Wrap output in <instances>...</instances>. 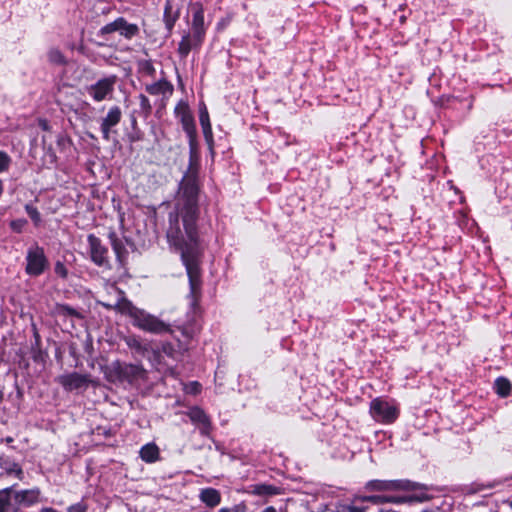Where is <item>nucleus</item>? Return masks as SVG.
I'll return each instance as SVG.
<instances>
[{"mask_svg":"<svg viewBox=\"0 0 512 512\" xmlns=\"http://www.w3.org/2000/svg\"><path fill=\"white\" fill-rule=\"evenodd\" d=\"M195 223L196 213L193 210H180L169 215L167 228V239L181 253L193 293L199 286L200 254Z\"/></svg>","mask_w":512,"mask_h":512,"instance_id":"obj_1","label":"nucleus"},{"mask_svg":"<svg viewBox=\"0 0 512 512\" xmlns=\"http://www.w3.org/2000/svg\"><path fill=\"white\" fill-rule=\"evenodd\" d=\"M104 305L128 314L132 318L133 325L144 331L154 334H162L171 331L169 324L144 310L132 306V304L125 299H121L115 304Z\"/></svg>","mask_w":512,"mask_h":512,"instance_id":"obj_2","label":"nucleus"},{"mask_svg":"<svg viewBox=\"0 0 512 512\" xmlns=\"http://www.w3.org/2000/svg\"><path fill=\"white\" fill-rule=\"evenodd\" d=\"M370 414L378 422L392 423L398 418L399 409L388 401L375 398L370 403Z\"/></svg>","mask_w":512,"mask_h":512,"instance_id":"obj_3","label":"nucleus"},{"mask_svg":"<svg viewBox=\"0 0 512 512\" xmlns=\"http://www.w3.org/2000/svg\"><path fill=\"white\" fill-rule=\"evenodd\" d=\"M26 273L31 276L42 274L48 267V261L42 248L35 246L27 252Z\"/></svg>","mask_w":512,"mask_h":512,"instance_id":"obj_4","label":"nucleus"},{"mask_svg":"<svg viewBox=\"0 0 512 512\" xmlns=\"http://www.w3.org/2000/svg\"><path fill=\"white\" fill-rule=\"evenodd\" d=\"M180 194L186 198L184 208L182 210H193L197 212L196 198L198 194V187L196 179L193 175H187L183 178L180 186Z\"/></svg>","mask_w":512,"mask_h":512,"instance_id":"obj_5","label":"nucleus"},{"mask_svg":"<svg viewBox=\"0 0 512 512\" xmlns=\"http://www.w3.org/2000/svg\"><path fill=\"white\" fill-rule=\"evenodd\" d=\"M175 113L192 142L196 137V127L188 104L186 102H179L175 107Z\"/></svg>","mask_w":512,"mask_h":512,"instance_id":"obj_6","label":"nucleus"},{"mask_svg":"<svg viewBox=\"0 0 512 512\" xmlns=\"http://www.w3.org/2000/svg\"><path fill=\"white\" fill-rule=\"evenodd\" d=\"M193 17L191 25V33L195 37V43L201 44L205 35L204 27V9L202 4L195 3L192 5Z\"/></svg>","mask_w":512,"mask_h":512,"instance_id":"obj_7","label":"nucleus"},{"mask_svg":"<svg viewBox=\"0 0 512 512\" xmlns=\"http://www.w3.org/2000/svg\"><path fill=\"white\" fill-rule=\"evenodd\" d=\"M114 84L115 77L103 78L94 85H91L88 88V93L95 101H102L112 93Z\"/></svg>","mask_w":512,"mask_h":512,"instance_id":"obj_8","label":"nucleus"},{"mask_svg":"<svg viewBox=\"0 0 512 512\" xmlns=\"http://www.w3.org/2000/svg\"><path fill=\"white\" fill-rule=\"evenodd\" d=\"M91 260L98 266L108 265V250L101 244V241L90 234L88 236Z\"/></svg>","mask_w":512,"mask_h":512,"instance_id":"obj_9","label":"nucleus"},{"mask_svg":"<svg viewBox=\"0 0 512 512\" xmlns=\"http://www.w3.org/2000/svg\"><path fill=\"white\" fill-rule=\"evenodd\" d=\"M58 382L65 390L72 391L86 388L91 381L86 375L70 373L60 376Z\"/></svg>","mask_w":512,"mask_h":512,"instance_id":"obj_10","label":"nucleus"},{"mask_svg":"<svg viewBox=\"0 0 512 512\" xmlns=\"http://www.w3.org/2000/svg\"><path fill=\"white\" fill-rule=\"evenodd\" d=\"M109 369L111 371L109 378L113 381L121 380L129 376H137L142 372L138 366L123 365L120 362H113Z\"/></svg>","mask_w":512,"mask_h":512,"instance_id":"obj_11","label":"nucleus"},{"mask_svg":"<svg viewBox=\"0 0 512 512\" xmlns=\"http://www.w3.org/2000/svg\"><path fill=\"white\" fill-rule=\"evenodd\" d=\"M39 489H29L15 492L13 499L19 506L29 507L39 502Z\"/></svg>","mask_w":512,"mask_h":512,"instance_id":"obj_12","label":"nucleus"},{"mask_svg":"<svg viewBox=\"0 0 512 512\" xmlns=\"http://www.w3.org/2000/svg\"><path fill=\"white\" fill-rule=\"evenodd\" d=\"M121 119V110L118 107H112L103 119L101 129L105 139L109 138L110 129L117 125Z\"/></svg>","mask_w":512,"mask_h":512,"instance_id":"obj_13","label":"nucleus"},{"mask_svg":"<svg viewBox=\"0 0 512 512\" xmlns=\"http://www.w3.org/2000/svg\"><path fill=\"white\" fill-rule=\"evenodd\" d=\"M199 121H200L202 130H203V134H204L206 142L209 145H212V143H213L212 127H211V123H210L209 113H208L207 107L204 103H202L199 108Z\"/></svg>","mask_w":512,"mask_h":512,"instance_id":"obj_14","label":"nucleus"},{"mask_svg":"<svg viewBox=\"0 0 512 512\" xmlns=\"http://www.w3.org/2000/svg\"><path fill=\"white\" fill-rule=\"evenodd\" d=\"M200 500L208 507H215L221 501V495L218 490L213 488H205L200 491Z\"/></svg>","mask_w":512,"mask_h":512,"instance_id":"obj_15","label":"nucleus"},{"mask_svg":"<svg viewBox=\"0 0 512 512\" xmlns=\"http://www.w3.org/2000/svg\"><path fill=\"white\" fill-rule=\"evenodd\" d=\"M146 91L151 95H170L173 92V86L166 80H160L146 86Z\"/></svg>","mask_w":512,"mask_h":512,"instance_id":"obj_16","label":"nucleus"},{"mask_svg":"<svg viewBox=\"0 0 512 512\" xmlns=\"http://www.w3.org/2000/svg\"><path fill=\"white\" fill-rule=\"evenodd\" d=\"M112 248L115 252V255L117 257V260L120 264H124L126 259L127 250L125 249L122 242L117 238V235L115 232H110L108 235Z\"/></svg>","mask_w":512,"mask_h":512,"instance_id":"obj_17","label":"nucleus"},{"mask_svg":"<svg viewBox=\"0 0 512 512\" xmlns=\"http://www.w3.org/2000/svg\"><path fill=\"white\" fill-rule=\"evenodd\" d=\"M140 457L147 463H152L159 458V449L155 444H146L140 450Z\"/></svg>","mask_w":512,"mask_h":512,"instance_id":"obj_18","label":"nucleus"},{"mask_svg":"<svg viewBox=\"0 0 512 512\" xmlns=\"http://www.w3.org/2000/svg\"><path fill=\"white\" fill-rule=\"evenodd\" d=\"M366 488L371 491H392L398 488L394 481L373 480L367 483Z\"/></svg>","mask_w":512,"mask_h":512,"instance_id":"obj_19","label":"nucleus"},{"mask_svg":"<svg viewBox=\"0 0 512 512\" xmlns=\"http://www.w3.org/2000/svg\"><path fill=\"white\" fill-rule=\"evenodd\" d=\"M199 45L200 44L195 43V37L192 33L186 34L182 37L179 43L178 52L180 53L181 56L186 57L192 48L197 47Z\"/></svg>","mask_w":512,"mask_h":512,"instance_id":"obj_20","label":"nucleus"},{"mask_svg":"<svg viewBox=\"0 0 512 512\" xmlns=\"http://www.w3.org/2000/svg\"><path fill=\"white\" fill-rule=\"evenodd\" d=\"M250 492L253 495H258V496H272V495L279 494V489L272 485L257 484V485H253L251 487Z\"/></svg>","mask_w":512,"mask_h":512,"instance_id":"obj_21","label":"nucleus"},{"mask_svg":"<svg viewBox=\"0 0 512 512\" xmlns=\"http://www.w3.org/2000/svg\"><path fill=\"white\" fill-rule=\"evenodd\" d=\"M355 501H369L374 504H381L384 502H394V503H400L403 501L402 498L397 497H384V496H356Z\"/></svg>","mask_w":512,"mask_h":512,"instance_id":"obj_22","label":"nucleus"},{"mask_svg":"<svg viewBox=\"0 0 512 512\" xmlns=\"http://www.w3.org/2000/svg\"><path fill=\"white\" fill-rule=\"evenodd\" d=\"M178 18V13L173 12L172 4L169 0L166 1L164 9V20L168 29H171Z\"/></svg>","mask_w":512,"mask_h":512,"instance_id":"obj_23","label":"nucleus"},{"mask_svg":"<svg viewBox=\"0 0 512 512\" xmlns=\"http://www.w3.org/2000/svg\"><path fill=\"white\" fill-rule=\"evenodd\" d=\"M121 24L119 25V32L121 35L131 38L138 32V27L135 24L127 23L123 18H120Z\"/></svg>","mask_w":512,"mask_h":512,"instance_id":"obj_24","label":"nucleus"},{"mask_svg":"<svg viewBox=\"0 0 512 512\" xmlns=\"http://www.w3.org/2000/svg\"><path fill=\"white\" fill-rule=\"evenodd\" d=\"M495 388L498 395L505 397L511 391V384L506 378H498L495 381Z\"/></svg>","mask_w":512,"mask_h":512,"instance_id":"obj_25","label":"nucleus"},{"mask_svg":"<svg viewBox=\"0 0 512 512\" xmlns=\"http://www.w3.org/2000/svg\"><path fill=\"white\" fill-rule=\"evenodd\" d=\"M189 417L193 422L202 423L208 425V418L203 410L198 407H194L189 411Z\"/></svg>","mask_w":512,"mask_h":512,"instance_id":"obj_26","label":"nucleus"},{"mask_svg":"<svg viewBox=\"0 0 512 512\" xmlns=\"http://www.w3.org/2000/svg\"><path fill=\"white\" fill-rule=\"evenodd\" d=\"M47 58L49 62L55 65H63L65 64V57L62 52L58 49L52 48L47 53Z\"/></svg>","mask_w":512,"mask_h":512,"instance_id":"obj_27","label":"nucleus"},{"mask_svg":"<svg viewBox=\"0 0 512 512\" xmlns=\"http://www.w3.org/2000/svg\"><path fill=\"white\" fill-rule=\"evenodd\" d=\"M11 493H12L11 488H6L3 490H0V512L6 511L8 504H9V499L11 497Z\"/></svg>","mask_w":512,"mask_h":512,"instance_id":"obj_28","label":"nucleus"},{"mask_svg":"<svg viewBox=\"0 0 512 512\" xmlns=\"http://www.w3.org/2000/svg\"><path fill=\"white\" fill-rule=\"evenodd\" d=\"M56 311L58 315L81 317V315L76 310L65 305L58 306Z\"/></svg>","mask_w":512,"mask_h":512,"instance_id":"obj_29","label":"nucleus"},{"mask_svg":"<svg viewBox=\"0 0 512 512\" xmlns=\"http://www.w3.org/2000/svg\"><path fill=\"white\" fill-rule=\"evenodd\" d=\"M121 24V21H120V18H118L117 20H115L114 22L112 23H109L107 25H105L101 31L102 33L104 34H108V33H112L114 31H119V25Z\"/></svg>","mask_w":512,"mask_h":512,"instance_id":"obj_30","label":"nucleus"},{"mask_svg":"<svg viewBox=\"0 0 512 512\" xmlns=\"http://www.w3.org/2000/svg\"><path fill=\"white\" fill-rule=\"evenodd\" d=\"M10 157L7 153L0 151V173L8 169L10 164Z\"/></svg>","mask_w":512,"mask_h":512,"instance_id":"obj_31","label":"nucleus"},{"mask_svg":"<svg viewBox=\"0 0 512 512\" xmlns=\"http://www.w3.org/2000/svg\"><path fill=\"white\" fill-rule=\"evenodd\" d=\"M355 502L356 501H355V498H354L351 504L346 505V506L343 507V512H366V508L356 506L354 504Z\"/></svg>","mask_w":512,"mask_h":512,"instance_id":"obj_32","label":"nucleus"},{"mask_svg":"<svg viewBox=\"0 0 512 512\" xmlns=\"http://www.w3.org/2000/svg\"><path fill=\"white\" fill-rule=\"evenodd\" d=\"M26 210H27V213L29 214V216L33 219V221L35 223H38L40 221V214L37 211V209H35L31 206H26Z\"/></svg>","mask_w":512,"mask_h":512,"instance_id":"obj_33","label":"nucleus"},{"mask_svg":"<svg viewBox=\"0 0 512 512\" xmlns=\"http://www.w3.org/2000/svg\"><path fill=\"white\" fill-rule=\"evenodd\" d=\"M87 506L83 503H76L68 508V512H86Z\"/></svg>","mask_w":512,"mask_h":512,"instance_id":"obj_34","label":"nucleus"},{"mask_svg":"<svg viewBox=\"0 0 512 512\" xmlns=\"http://www.w3.org/2000/svg\"><path fill=\"white\" fill-rule=\"evenodd\" d=\"M8 473H15L18 478H21L23 472L17 464L12 463L11 468L8 469Z\"/></svg>","mask_w":512,"mask_h":512,"instance_id":"obj_35","label":"nucleus"},{"mask_svg":"<svg viewBox=\"0 0 512 512\" xmlns=\"http://www.w3.org/2000/svg\"><path fill=\"white\" fill-rule=\"evenodd\" d=\"M56 273L60 274L62 277L66 276V269L61 263H57L55 267Z\"/></svg>","mask_w":512,"mask_h":512,"instance_id":"obj_36","label":"nucleus"},{"mask_svg":"<svg viewBox=\"0 0 512 512\" xmlns=\"http://www.w3.org/2000/svg\"><path fill=\"white\" fill-rule=\"evenodd\" d=\"M200 390V385L196 382L191 384V392L198 393Z\"/></svg>","mask_w":512,"mask_h":512,"instance_id":"obj_37","label":"nucleus"},{"mask_svg":"<svg viewBox=\"0 0 512 512\" xmlns=\"http://www.w3.org/2000/svg\"><path fill=\"white\" fill-rule=\"evenodd\" d=\"M22 225H23V223H20V224H18V223H16V222H13V223H12V227H13L14 229L18 230V231H20V230H21Z\"/></svg>","mask_w":512,"mask_h":512,"instance_id":"obj_38","label":"nucleus"},{"mask_svg":"<svg viewBox=\"0 0 512 512\" xmlns=\"http://www.w3.org/2000/svg\"><path fill=\"white\" fill-rule=\"evenodd\" d=\"M261 512H277L276 509L272 506H269L267 508H265L263 511Z\"/></svg>","mask_w":512,"mask_h":512,"instance_id":"obj_39","label":"nucleus"},{"mask_svg":"<svg viewBox=\"0 0 512 512\" xmlns=\"http://www.w3.org/2000/svg\"><path fill=\"white\" fill-rule=\"evenodd\" d=\"M41 512H58V511H56L55 509H52V508H42Z\"/></svg>","mask_w":512,"mask_h":512,"instance_id":"obj_40","label":"nucleus"},{"mask_svg":"<svg viewBox=\"0 0 512 512\" xmlns=\"http://www.w3.org/2000/svg\"><path fill=\"white\" fill-rule=\"evenodd\" d=\"M219 512H232L230 508H221Z\"/></svg>","mask_w":512,"mask_h":512,"instance_id":"obj_41","label":"nucleus"},{"mask_svg":"<svg viewBox=\"0 0 512 512\" xmlns=\"http://www.w3.org/2000/svg\"><path fill=\"white\" fill-rule=\"evenodd\" d=\"M2 193H3V183L0 180V196L2 195Z\"/></svg>","mask_w":512,"mask_h":512,"instance_id":"obj_42","label":"nucleus"},{"mask_svg":"<svg viewBox=\"0 0 512 512\" xmlns=\"http://www.w3.org/2000/svg\"><path fill=\"white\" fill-rule=\"evenodd\" d=\"M40 125H41L44 129H46V128H47V126H46V122H45V121H41V122H40Z\"/></svg>","mask_w":512,"mask_h":512,"instance_id":"obj_43","label":"nucleus"},{"mask_svg":"<svg viewBox=\"0 0 512 512\" xmlns=\"http://www.w3.org/2000/svg\"><path fill=\"white\" fill-rule=\"evenodd\" d=\"M141 98L143 103L147 101V98L145 96H142Z\"/></svg>","mask_w":512,"mask_h":512,"instance_id":"obj_44","label":"nucleus"},{"mask_svg":"<svg viewBox=\"0 0 512 512\" xmlns=\"http://www.w3.org/2000/svg\"><path fill=\"white\" fill-rule=\"evenodd\" d=\"M510 507L512 508V501L510 502Z\"/></svg>","mask_w":512,"mask_h":512,"instance_id":"obj_45","label":"nucleus"},{"mask_svg":"<svg viewBox=\"0 0 512 512\" xmlns=\"http://www.w3.org/2000/svg\"><path fill=\"white\" fill-rule=\"evenodd\" d=\"M380 512H383V510H380Z\"/></svg>","mask_w":512,"mask_h":512,"instance_id":"obj_46","label":"nucleus"}]
</instances>
